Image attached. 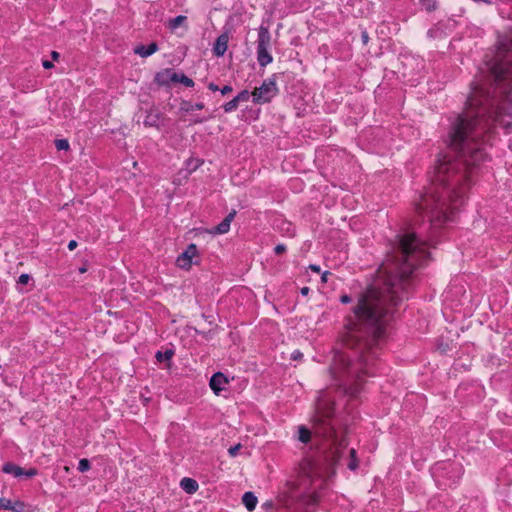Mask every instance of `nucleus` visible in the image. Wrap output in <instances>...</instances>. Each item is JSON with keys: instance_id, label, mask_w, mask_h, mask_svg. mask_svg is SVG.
Here are the masks:
<instances>
[{"instance_id": "nucleus-39", "label": "nucleus", "mask_w": 512, "mask_h": 512, "mask_svg": "<svg viewBox=\"0 0 512 512\" xmlns=\"http://www.w3.org/2000/svg\"><path fill=\"white\" fill-rule=\"evenodd\" d=\"M350 301H351V298H350V296H348V295H343V296L341 297V302H342V303H349Z\"/></svg>"}, {"instance_id": "nucleus-31", "label": "nucleus", "mask_w": 512, "mask_h": 512, "mask_svg": "<svg viewBox=\"0 0 512 512\" xmlns=\"http://www.w3.org/2000/svg\"><path fill=\"white\" fill-rule=\"evenodd\" d=\"M274 251H275V253H276L277 255H280V254H282V253H284V252L286 251V246H285V245H283V244H278V245L275 247Z\"/></svg>"}, {"instance_id": "nucleus-1", "label": "nucleus", "mask_w": 512, "mask_h": 512, "mask_svg": "<svg viewBox=\"0 0 512 512\" xmlns=\"http://www.w3.org/2000/svg\"><path fill=\"white\" fill-rule=\"evenodd\" d=\"M466 108L449 131L454 155L439 158L431 184L415 204L417 214L429 217L439 228L464 201L479 165L488 154V134L495 124L512 128V52L500 48L472 84Z\"/></svg>"}, {"instance_id": "nucleus-42", "label": "nucleus", "mask_w": 512, "mask_h": 512, "mask_svg": "<svg viewBox=\"0 0 512 512\" xmlns=\"http://www.w3.org/2000/svg\"><path fill=\"white\" fill-rule=\"evenodd\" d=\"M308 293H309V288H308V287H303V288L301 289V294H302V295H307Z\"/></svg>"}, {"instance_id": "nucleus-16", "label": "nucleus", "mask_w": 512, "mask_h": 512, "mask_svg": "<svg viewBox=\"0 0 512 512\" xmlns=\"http://www.w3.org/2000/svg\"><path fill=\"white\" fill-rule=\"evenodd\" d=\"M242 502L248 511H253L257 505V497L252 492H245L242 497Z\"/></svg>"}, {"instance_id": "nucleus-33", "label": "nucleus", "mask_w": 512, "mask_h": 512, "mask_svg": "<svg viewBox=\"0 0 512 512\" xmlns=\"http://www.w3.org/2000/svg\"><path fill=\"white\" fill-rule=\"evenodd\" d=\"M232 87L229 86V85H225L220 91L222 93V95H226V94H229L230 92H232Z\"/></svg>"}, {"instance_id": "nucleus-23", "label": "nucleus", "mask_w": 512, "mask_h": 512, "mask_svg": "<svg viewBox=\"0 0 512 512\" xmlns=\"http://www.w3.org/2000/svg\"><path fill=\"white\" fill-rule=\"evenodd\" d=\"M250 96H252V93H249L247 90L241 91L235 98L236 101L240 102H246L249 100Z\"/></svg>"}, {"instance_id": "nucleus-19", "label": "nucleus", "mask_w": 512, "mask_h": 512, "mask_svg": "<svg viewBox=\"0 0 512 512\" xmlns=\"http://www.w3.org/2000/svg\"><path fill=\"white\" fill-rule=\"evenodd\" d=\"M174 355L172 350H166L165 352L158 351L155 355L157 361L164 362L169 361Z\"/></svg>"}, {"instance_id": "nucleus-25", "label": "nucleus", "mask_w": 512, "mask_h": 512, "mask_svg": "<svg viewBox=\"0 0 512 512\" xmlns=\"http://www.w3.org/2000/svg\"><path fill=\"white\" fill-rule=\"evenodd\" d=\"M8 510H11L13 512H23L24 503L20 501H17L15 503L10 502V507Z\"/></svg>"}, {"instance_id": "nucleus-35", "label": "nucleus", "mask_w": 512, "mask_h": 512, "mask_svg": "<svg viewBox=\"0 0 512 512\" xmlns=\"http://www.w3.org/2000/svg\"><path fill=\"white\" fill-rule=\"evenodd\" d=\"M77 247V242L75 240H71L69 243H68V249L69 250H74L75 248Z\"/></svg>"}, {"instance_id": "nucleus-27", "label": "nucleus", "mask_w": 512, "mask_h": 512, "mask_svg": "<svg viewBox=\"0 0 512 512\" xmlns=\"http://www.w3.org/2000/svg\"><path fill=\"white\" fill-rule=\"evenodd\" d=\"M90 469V462L88 459H81L78 464V470L80 472H86Z\"/></svg>"}, {"instance_id": "nucleus-21", "label": "nucleus", "mask_w": 512, "mask_h": 512, "mask_svg": "<svg viewBox=\"0 0 512 512\" xmlns=\"http://www.w3.org/2000/svg\"><path fill=\"white\" fill-rule=\"evenodd\" d=\"M422 6L426 9L428 12H432L436 10L437 8V1L436 0H420Z\"/></svg>"}, {"instance_id": "nucleus-17", "label": "nucleus", "mask_w": 512, "mask_h": 512, "mask_svg": "<svg viewBox=\"0 0 512 512\" xmlns=\"http://www.w3.org/2000/svg\"><path fill=\"white\" fill-rule=\"evenodd\" d=\"M170 81L182 83L186 87L194 86V81L191 78L187 77L184 74H178L176 72L171 73Z\"/></svg>"}, {"instance_id": "nucleus-20", "label": "nucleus", "mask_w": 512, "mask_h": 512, "mask_svg": "<svg viewBox=\"0 0 512 512\" xmlns=\"http://www.w3.org/2000/svg\"><path fill=\"white\" fill-rule=\"evenodd\" d=\"M171 73L173 72L170 70H167L165 73H158L156 76V81L161 85L167 84L168 80H170Z\"/></svg>"}, {"instance_id": "nucleus-15", "label": "nucleus", "mask_w": 512, "mask_h": 512, "mask_svg": "<svg viewBox=\"0 0 512 512\" xmlns=\"http://www.w3.org/2000/svg\"><path fill=\"white\" fill-rule=\"evenodd\" d=\"M257 60L260 66L265 67L273 61L268 48H257Z\"/></svg>"}, {"instance_id": "nucleus-38", "label": "nucleus", "mask_w": 512, "mask_h": 512, "mask_svg": "<svg viewBox=\"0 0 512 512\" xmlns=\"http://www.w3.org/2000/svg\"><path fill=\"white\" fill-rule=\"evenodd\" d=\"M208 88H209L211 91H214V92L219 90V87H218L216 84H214V83H210V84L208 85Z\"/></svg>"}, {"instance_id": "nucleus-3", "label": "nucleus", "mask_w": 512, "mask_h": 512, "mask_svg": "<svg viewBox=\"0 0 512 512\" xmlns=\"http://www.w3.org/2000/svg\"><path fill=\"white\" fill-rule=\"evenodd\" d=\"M341 420L335 414L334 402L328 392L321 391L316 401L315 413L313 416V434L301 425L298 427V440L310 448L318 447V439L329 443V449L324 454V464L306 457L301 462V471L308 478H324L334 474L336 465L346 464L354 471L358 467L356 450L347 448V441L341 428Z\"/></svg>"}, {"instance_id": "nucleus-14", "label": "nucleus", "mask_w": 512, "mask_h": 512, "mask_svg": "<svg viewBox=\"0 0 512 512\" xmlns=\"http://www.w3.org/2000/svg\"><path fill=\"white\" fill-rule=\"evenodd\" d=\"M157 50H158V46L156 43L153 42V43L149 44L148 46H144V45L137 46L134 49V52L136 54L140 55L141 57H148V56L152 55L153 53H155Z\"/></svg>"}, {"instance_id": "nucleus-2", "label": "nucleus", "mask_w": 512, "mask_h": 512, "mask_svg": "<svg viewBox=\"0 0 512 512\" xmlns=\"http://www.w3.org/2000/svg\"><path fill=\"white\" fill-rule=\"evenodd\" d=\"M429 241L421 231L407 230L398 235L376 283L360 297L349 317L344 338L348 351L336 352L331 366L333 380L346 394L356 396L364 376L373 375L385 327L393 308L408 298L415 270L429 259Z\"/></svg>"}, {"instance_id": "nucleus-26", "label": "nucleus", "mask_w": 512, "mask_h": 512, "mask_svg": "<svg viewBox=\"0 0 512 512\" xmlns=\"http://www.w3.org/2000/svg\"><path fill=\"white\" fill-rule=\"evenodd\" d=\"M55 146L57 150H68L69 143L66 139H57L55 141Z\"/></svg>"}, {"instance_id": "nucleus-8", "label": "nucleus", "mask_w": 512, "mask_h": 512, "mask_svg": "<svg viewBox=\"0 0 512 512\" xmlns=\"http://www.w3.org/2000/svg\"><path fill=\"white\" fill-rule=\"evenodd\" d=\"M228 383L226 376L221 373H215L210 379V387L214 391L216 395H219L220 392L224 389V385Z\"/></svg>"}, {"instance_id": "nucleus-12", "label": "nucleus", "mask_w": 512, "mask_h": 512, "mask_svg": "<svg viewBox=\"0 0 512 512\" xmlns=\"http://www.w3.org/2000/svg\"><path fill=\"white\" fill-rule=\"evenodd\" d=\"M161 121V113L158 110H150L144 119V125L146 127L159 128Z\"/></svg>"}, {"instance_id": "nucleus-13", "label": "nucleus", "mask_w": 512, "mask_h": 512, "mask_svg": "<svg viewBox=\"0 0 512 512\" xmlns=\"http://www.w3.org/2000/svg\"><path fill=\"white\" fill-rule=\"evenodd\" d=\"M181 488L188 494H193L198 490V483L192 478L185 477L180 482Z\"/></svg>"}, {"instance_id": "nucleus-28", "label": "nucleus", "mask_w": 512, "mask_h": 512, "mask_svg": "<svg viewBox=\"0 0 512 512\" xmlns=\"http://www.w3.org/2000/svg\"><path fill=\"white\" fill-rule=\"evenodd\" d=\"M241 448V444H237L235 446H232L228 449V453L231 457H235L238 454V451Z\"/></svg>"}, {"instance_id": "nucleus-36", "label": "nucleus", "mask_w": 512, "mask_h": 512, "mask_svg": "<svg viewBox=\"0 0 512 512\" xmlns=\"http://www.w3.org/2000/svg\"><path fill=\"white\" fill-rule=\"evenodd\" d=\"M42 65L45 69H50L53 67V63L48 60L43 61Z\"/></svg>"}, {"instance_id": "nucleus-41", "label": "nucleus", "mask_w": 512, "mask_h": 512, "mask_svg": "<svg viewBox=\"0 0 512 512\" xmlns=\"http://www.w3.org/2000/svg\"><path fill=\"white\" fill-rule=\"evenodd\" d=\"M362 40H363V43H365V44L368 42V34L366 32L362 33Z\"/></svg>"}, {"instance_id": "nucleus-18", "label": "nucleus", "mask_w": 512, "mask_h": 512, "mask_svg": "<svg viewBox=\"0 0 512 512\" xmlns=\"http://www.w3.org/2000/svg\"><path fill=\"white\" fill-rule=\"evenodd\" d=\"M186 19V16L183 15L172 18L169 20L168 27L171 30H175L176 28L180 27L186 21Z\"/></svg>"}, {"instance_id": "nucleus-9", "label": "nucleus", "mask_w": 512, "mask_h": 512, "mask_svg": "<svg viewBox=\"0 0 512 512\" xmlns=\"http://www.w3.org/2000/svg\"><path fill=\"white\" fill-rule=\"evenodd\" d=\"M236 211L232 210L218 225H216L211 233L213 234H225L229 231L231 222L235 218Z\"/></svg>"}, {"instance_id": "nucleus-37", "label": "nucleus", "mask_w": 512, "mask_h": 512, "mask_svg": "<svg viewBox=\"0 0 512 512\" xmlns=\"http://www.w3.org/2000/svg\"><path fill=\"white\" fill-rule=\"evenodd\" d=\"M309 269L314 271V272H316V273H320V271H321L320 266L314 265V264L310 265Z\"/></svg>"}, {"instance_id": "nucleus-5", "label": "nucleus", "mask_w": 512, "mask_h": 512, "mask_svg": "<svg viewBox=\"0 0 512 512\" xmlns=\"http://www.w3.org/2000/svg\"><path fill=\"white\" fill-rule=\"evenodd\" d=\"M2 472L6 474H11L16 478H32L38 474V470L36 468L23 469L22 467L12 463L7 462L2 466Z\"/></svg>"}, {"instance_id": "nucleus-24", "label": "nucleus", "mask_w": 512, "mask_h": 512, "mask_svg": "<svg viewBox=\"0 0 512 512\" xmlns=\"http://www.w3.org/2000/svg\"><path fill=\"white\" fill-rule=\"evenodd\" d=\"M186 106L183 107V109L186 111V112H192L194 110H202L204 108V104L202 102L200 103H196L194 105L192 104H185Z\"/></svg>"}, {"instance_id": "nucleus-43", "label": "nucleus", "mask_w": 512, "mask_h": 512, "mask_svg": "<svg viewBox=\"0 0 512 512\" xmlns=\"http://www.w3.org/2000/svg\"><path fill=\"white\" fill-rule=\"evenodd\" d=\"M86 271H87V269L84 266L79 268L80 273H85Z\"/></svg>"}, {"instance_id": "nucleus-30", "label": "nucleus", "mask_w": 512, "mask_h": 512, "mask_svg": "<svg viewBox=\"0 0 512 512\" xmlns=\"http://www.w3.org/2000/svg\"><path fill=\"white\" fill-rule=\"evenodd\" d=\"M29 280H30V276L28 274H21L19 277L18 283H20L22 285H26V284H28Z\"/></svg>"}, {"instance_id": "nucleus-7", "label": "nucleus", "mask_w": 512, "mask_h": 512, "mask_svg": "<svg viewBox=\"0 0 512 512\" xmlns=\"http://www.w3.org/2000/svg\"><path fill=\"white\" fill-rule=\"evenodd\" d=\"M197 252L198 250L195 244L188 245L186 250L178 256L176 260L177 265L182 269H190L192 259L197 255Z\"/></svg>"}, {"instance_id": "nucleus-34", "label": "nucleus", "mask_w": 512, "mask_h": 512, "mask_svg": "<svg viewBox=\"0 0 512 512\" xmlns=\"http://www.w3.org/2000/svg\"><path fill=\"white\" fill-rule=\"evenodd\" d=\"M331 275L329 271H325L321 276V281L323 283H326L328 281V276Z\"/></svg>"}, {"instance_id": "nucleus-10", "label": "nucleus", "mask_w": 512, "mask_h": 512, "mask_svg": "<svg viewBox=\"0 0 512 512\" xmlns=\"http://www.w3.org/2000/svg\"><path fill=\"white\" fill-rule=\"evenodd\" d=\"M229 37L227 34H221L217 39L213 47V53L216 56H223L228 47Z\"/></svg>"}, {"instance_id": "nucleus-40", "label": "nucleus", "mask_w": 512, "mask_h": 512, "mask_svg": "<svg viewBox=\"0 0 512 512\" xmlns=\"http://www.w3.org/2000/svg\"><path fill=\"white\" fill-rule=\"evenodd\" d=\"M51 57H52L53 60H58L59 57H60V54L57 51H52L51 52Z\"/></svg>"}, {"instance_id": "nucleus-6", "label": "nucleus", "mask_w": 512, "mask_h": 512, "mask_svg": "<svg viewBox=\"0 0 512 512\" xmlns=\"http://www.w3.org/2000/svg\"><path fill=\"white\" fill-rule=\"evenodd\" d=\"M298 481L296 479H289L286 481L285 485L280 491L279 501L285 505L289 506L290 501L294 499V492L298 488Z\"/></svg>"}, {"instance_id": "nucleus-29", "label": "nucleus", "mask_w": 512, "mask_h": 512, "mask_svg": "<svg viewBox=\"0 0 512 512\" xmlns=\"http://www.w3.org/2000/svg\"><path fill=\"white\" fill-rule=\"evenodd\" d=\"M10 500L6 499V498H0V510L1 509H6L8 510L9 507H10Z\"/></svg>"}, {"instance_id": "nucleus-11", "label": "nucleus", "mask_w": 512, "mask_h": 512, "mask_svg": "<svg viewBox=\"0 0 512 512\" xmlns=\"http://www.w3.org/2000/svg\"><path fill=\"white\" fill-rule=\"evenodd\" d=\"M271 35L267 27L260 26L258 31L257 48H269Z\"/></svg>"}, {"instance_id": "nucleus-4", "label": "nucleus", "mask_w": 512, "mask_h": 512, "mask_svg": "<svg viewBox=\"0 0 512 512\" xmlns=\"http://www.w3.org/2000/svg\"><path fill=\"white\" fill-rule=\"evenodd\" d=\"M278 91L275 77L268 78L260 87L252 91L253 102L255 104L269 103L278 94Z\"/></svg>"}, {"instance_id": "nucleus-22", "label": "nucleus", "mask_w": 512, "mask_h": 512, "mask_svg": "<svg viewBox=\"0 0 512 512\" xmlns=\"http://www.w3.org/2000/svg\"><path fill=\"white\" fill-rule=\"evenodd\" d=\"M238 104H239V102L236 101V98L234 97L231 101L227 102L223 106L224 111L227 112V113L232 112V111H234L238 107Z\"/></svg>"}, {"instance_id": "nucleus-32", "label": "nucleus", "mask_w": 512, "mask_h": 512, "mask_svg": "<svg viewBox=\"0 0 512 512\" xmlns=\"http://www.w3.org/2000/svg\"><path fill=\"white\" fill-rule=\"evenodd\" d=\"M303 357V354L299 351V350H296L294 351L292 354H291V359L293 360H299Z\"/></svg>"}]
</instances>
